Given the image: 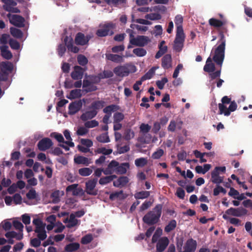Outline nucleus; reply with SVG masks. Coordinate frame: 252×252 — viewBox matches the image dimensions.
I'll return each instance as SVG.
<instances>
[{
	"instance_id": "423d86ee",
	"label": "nucleus",
	"mask_w": 252,
	"mask_h": 252,
	"mask_svg": "<svg viewBox=\"0 0 252 252\" xmlns=\"http://www.w3.org/2000/svg\"><path fill=\"white\" fill-rule=\"evenodd\" d=\"M7 17L9 19L10 23L18 28H23L25 27V18L19 15H11L10 13L7 14Z\"/></svg>"
},
{
	"instance_id": "69168bd1",
	"label": "nucleus",
	"mask_w": 252,
	"mask_h": 252,
	"mask_svg": "<svg viewBox=\"0 0 252 252\" xmlns=\"http://www.w3.org/2000/svg\"><path fill=\"white\" fill-rule=\"evenodd\" d=\"M151 126L148 124H142L140 126V131L143 133H148L151 129Z\"/></svg>"
},
{
	"instance_id": "bf43d9fd",
	"label": "nucleus",
	"mask_w": 252,
	"mask_h": 252,
	"mask_svg": "<svg viewBox=\"0 0 252 252\" xmlns=\"http://www.w3.org/2000/svg\"><path fill=\"white\" fill-rule=\"evenodd\" d=\"M146 18L151 20H157L160 19L161 16L158 13H152L150 14H147L146 16Z\"/></svg>"
},
{
	"instance_id": "20e7f679",
	"label": "nucleus",
	"mask_w": 252,
	"mask_h": 252,
	"mask_svg": "<svg viewBox=\"0 0 252 252\" xmlns=\"http://www.w3.org/2000/svg\"><path fill=\"white\" fill-rule=\"evenodd\" d=\"M13 69V64L12 63L8 61L1 62L0 63V81H6Z\"/></svg>"
},
{
	"instance_id": "13d9d810",
	"label": "nucleus",
	"mask_w": 252,
	"mask_h": 252,
	"mask_svg": "<svg viewBox=\"0 0 252 252\" xmlns=\"http://www.w3.org/2000/svg\"><path fill=\"white\" fill-rule=\"evenodd\" d=\"M163 153L164 151L162 149H158L152 154V158L154 159H159L163 156Z\"/></svg>"
},
{
	"instance_id": "4d7b16f0",
	"label": "nucleus",
	"mask_w": 252,
	"mask_h": 252,
	"mask_svg": "<svg viewBox=\"0 0 252 252\" xmlns=\"http://www.w3.org/2000/svg\"><path fill=\"white\" fill-rule=\"evenodd\" d=\"M168 82V79L166 77L162 78L161 80H158L156 82V85L160 90L163 89L165 84Z\"/></svg>"
},
{
	"instance_id": "f8f14e48",
	"label": "nucleus",
	"mask_w": 252,
	"mask_h": 252,
	"mask_svg": "<svg viewBox=\"0 0 252 252\" xmlns=\"http://www.w3.org/2000/svg\"><path fill=\"white\" fill-rule=\"evenodd\" d=\"M53 145V143L50 138H44L38 142L37 147L40 151H45L50 149Z\"/></svg>"
},
{
	"instance_id": "ea45409f",
	"label": "nucleus",
	"mask_w": 252,
	"mask_h": 252,
	"mask_svg": "<svg viewBox=\"0 0 252 252\" xmlns=\"http://www.w3.org/2000/svg\"><path fill=\"white\" fill-rule=\"evenodd\" d=\"M96 140L100 143H108L110 142V139L108 133H102L96 137Z\"/></svg>"
},
{
	"instance_id": "e433bc0d",
	"label": "nucleus",
	"mask_w": 252,
	"mask_h": 252,
	"mask_svg": "<svg viewBox=\"0 0 252 252\" xmlns=\"http://www.w3.org/2000/svg\"><path fill=\"white\" fill-rule=\"evenodd\" d=\"M135 164L138 167H143L148 163V160L147 158H136L135 160Z\"/></svg>"
},
{
	"instance_id": "473e14b6",
	"label": "nucleus",
	"mask_w": 252,
	"mask_h": 252,
	"mask_svg": "<svg viewBox=\"0 0 252 252\" xmlns=\"http://www.w3.org/2000/svg\"><path fill=\"white\" fill-rule=\"evenodd\" d=\"M80 248V244L78 243H72L67 245L64 248L67 252H73L77 251Z\"/></svg>"
},
{
	"instance_id": "f03ea898",
	"label": "nucleus",
	"mask_w": 252,
	"mask_h": 252,
	"mask_svg": "<svg viewBox=\"0 0 252 252\" xmlns=\"http://www.w3.org/2000/svg\"><path fill=\"white\" fill-rule=\"evenodd\" d=\"M162 208L161 204L157 205L143 217V222L148 225H153L158 223L161 215Z\"/></svg>"
},
{
	"instance_id": "9b49d317",
	"label": "nucleus",
	"mask_w": 252,
	"mask_h": 252,
	"mask_svg": "<svg viewBox=\"0 0 252 252\" xmlns=\"http://www.w3.org/2000/svg\"><path fill=\"white\" fill-rule=\"evenodd\" d=\"M90 39V35L85 36L84 33L79 32L76 34L74 41L76 45L84 46L88 44Z\"/></svg>"
},
{
	"instance_id": "680f3d73",
	"label": "nucleus",
	"mask_w": 252,
	"mask_h": 252,
	"mask_svg": "<svg viewBox=\"0 0 252 252\" xmlns=\"http://www.w3.org/2000/svg\"><path fill=\"white\" fill-rule=\"evenodd\" d=\"M88 131V129L85 126H80L78 128L76 134L78 136H83L86 135Z\"/></svg>"
},
{
	"instance_id": "c9c22d12",
	"label": "nucleus",
	"mask_w": 252,
	"mask_h": 252,
	"mask_svg": "<svg viewBox=\"0 0 252 252\" xmlns=\"http://www.w3.org/2000/svg\"><path fill=\"white\" fill-rule=\"evenodd\" d=\"M150 195L149 191H141L136 192L134 194V197L136 199H143L148 198Z\"/></svg>"
},
{
	"instance_id": "ddd939ff",
	"label": "nucleus",
	"mask_w": 252,
	"mask_h": 252,
	"mask_svg": "<svg viewBox=\"0 0 252 252\" xmlns=\"http://www.w3.org/2000/svg\"><path fill=\"white\" fill-rule=\"evenodd\" d=\"M64 42L65 47H67L68 50L73 53H78L79 51V48L73 45V38L70 36H66L64 38Z\"/></svg>"
},
{
	"instance_id": "052dcab7",
	"label": "nucleus",
	"mask_w": 252,
	"mask_h": 252,
	"mask_svg": "<svg viewBox=\"0 0 252 252\" xmlns=\"http://www.w3.org/2000/svg\"><path fill=\"white\" fill-rule=\"evenodd\" d=\"M125 48V46L123 44H122L120 45L113 46L111 49V51L113 53H119V52L124 51Z\"/></svg>"
},
{
	"instance_id": "58836bf2",
	"label": "nucleus",
	"mask_w": 252,
	"mask_h": 252,
	"mask_svg": "<svg viewBox=\"0 0 252 252\" xmlns=\"http://www.w3.org/2000/svg\"><path fill=\"white\" fill-rule=\"evenodd\" d=\"M129 165L127 163H122L121 165H118L116 168V172L118 174H124L126 172V168L128 167Z\"/></svg>"
},
{
	"instance_id": "393cba45",
	"label": "nucleus",
	"mask_w": 252,
	"mask_h": 252,
	"mask_svg": "<svg viewBox=\"0 0 252 252\" xmlns=\"http://www.w3.org/2000/svg\"><path fill=\"white\" fill-rule=\"evenodd\" d=\"M105 102L103 100H97L93 101L89 108L92 110H95L98 112V110L102 108L105 105Z\"/></svg>"
},
{
	"instance_id": "8fccbe9b",
	"label": "nucleus",
	"mask_w": 252,
	"mask_h": 252,
	"mask_svg": "<svg viewBox=\"0 0 252 252\" xmlns=\"http://www.w3.org/2000/svg\"><path fill=\"white\" fill-rule=\"evenodd\" d=\"M51 198L52 199V202L54 203L59 202L60 199V191L58 190L53 191L51 194Z\"/></svg>"
},
{
	"instance_id": "f3484780",
	"label": "nucleus",
	"mask_w": 252,
	"mask_h": 252,
	"mask_svg": "<svg viewBox=\"0 0 252 252\" xmlns=\"http://www.w3.org/2000/svg\"><path fill=\"white\" fill-rule=\"evenodd\" d=\"M84 70L82 67L78 65L74 67V70L71 73V77L74 80L81 79L83 77Z\"/></svg>"
},
{
	"instance_id": "2f4dec72",
	"label": "nucleus",
	"mask_w": 252,
	"mask_h": 252,
	"mask_svg": "<svg viewBox=\"0 0 252 252\" xmlns=\"http://www.w3.org/2000/svg\"><path fill=\"white\" fill-rule=\"evenodd\" d=\"M117 178V176L115 175H112L110 176H105L101 178L99 180V183L101 185H106L108 183H110L114 179Z\"/></svg>"
},
{
	"instance_id": "7c9ffc66",
	"label": "nucleus",
	"mask_w": 252,
	"mask_h": 252,
	"mask_svg": "<svg viewBox=\"0 0 252 252\" xmlns=\"http://www.w3.org/2000/svg\"><path fill=\"white\" fill-rule=\"evenodd\" d=\"M10 32L11 34L15 38L20 39L23 36V33L22 31L16 28H10Z\"/></svg>"
},
{
	"instance_id": "338daca9",
	"label": "nucleus",
	"mask_w": 252,
	"mask_h": 252,
	"mask_svg": "<svg viewBox=\"0 0 252 252\" xmlns=\"http://www.w3.org/2000/svg\"><path fill=\"white\" fill-rule=\"evenodd\" d=\"M27 197L29 199H34L36 197V193L34 189H30L26 194Z\"/></svg>"
},
{
	"instance_id": "79ce46f5",
	"label": "nucleus",
	"mask_w": 252,
	"mask_h": 252,
	"mask_svg": "<svg viewBox=\"0 0 252 252\" xmlns=\"http://www.w3.org/2000/svg\"><path fill=\"white\" fill-rule=\"evenodd\" d=\"M133 53L137 57H144L147 54L146 50L142 48H137L133 50Z\"/></svg>"
},
{
	"instance_id": "f704fd0d",
	"label": "nucleus",
	"mask_w": 252,
	"mask_h": 252,
	"mask_svg": "<svg viewBox=\"0 0 252 252\" xmlns=\"http://www.w3.org/2000/svg\"><path fill=\"white\" fill-rule=\"evenodd\" d=\"M177 226V222L175 220H170L168 224L165 227L164 231L166 233H169L173 230Z\"/></svg>"
},
{
	"instance_id": "09e8293b",
	"label": "nucleus",
	"mask_w": 252,
	"mask_h": 252,
	"mask_svg": "<svg viewBox=\"0 0 252 252\" xmlns=\"http://www.w3.org/2000/svg\"><path fill=\"white\" fill-rule=\"evenodd\" d=\"M113 150L111 149H106L104 147L99 148L96 149L95 152L98 154H102L104 155H109L112 153Z\"/></svg>"
},
{
	"instance_id": "864d4df0",
	"label": "nucleus",
	"mask_w": 252,
	"mask_h": 252,
	"mask_svg": "<svg viewBox=\"0 0 252 252\" xmlns=\"http://www.w3.org/2000/svg\"><path fill=\"white\" fill-rule=\"evenodd\" d=\"M221 68L220 67V69L216 71L210 72L209 74V78L212 80H214L220 77L221 74Z\"/></svg>"
},
{
	"instance_id": "cd10ccee",
	"label": "nucleus",
	"mask_w": 252,
	"mask_h": 252,
	"mask_svg": "<svg viewBox=\"0 0 252 252\" xmlns=\"http://www.w3.org/2000/svg\"><path fill=\"white\" fill-rule=\"evenodd\" d=\"M67 221L68 222V224L67 225L68 228L73 227L77 225L78 223V220L75 219V216L74 214H71L69 220L66 219L63 222L66 223Z\"/></svg>"
},
{
	"instance_id": "a878e982",
	"label": "nucleus",
	"mask_w": 252,
	"mask_h": 252,
	"mask_svg": "<svg viewBox=\"0 0 252 252\" xmlns=\"http://www.w3.org/2000/svg\"><path fill=\"white\" fill-rule=\"evenodd\" d=\"M223 177L219 176V172L213 170L211 172V181L214 184L219 185L223 182Z\"/></svg>"
},
{
	"instance_id": "c756f323",
	"label": "nucleus",
	"mask_w": 252,
	"mask_h": 252,
	"mask_svg": "<svg viewBox=\"0 0 252 252\" xmlns=\"http://www.w3.org/2000/svg\"><path fill=\"white\" fill-rule=\"evenodd\" d=\"M237 105L235 101H232L230 103V105L229 107L227 108L226 107V109L223 110V112L222 114H224V116H228L230 114L231 112H234L237 109Z\"/></svg>"
},
{
	"instance_id": "b1692460",
	"label": "nucleus",
	"mask_w": 252,
	"mask_h": 252,
	"mask_svg": "<svg viewBox=\"0 0 252 252\" xmlns=\"http://www.w3.org/2000/svg\"><path fill=\"white\" fill-rule=\"evenodd\" d=\"M172 58L170 54H166L161 60V66L164 69H168L171 67Z\"/></svg>"
},
{
	"instance_id": "aec40b11",
	"label": "nucleus",
	"mask_w": 252,
	"mask_h": 252,
	"mask_svg": "<svg viewBox=\"0 0 252 252\" xmlns=\"http://www.w3.org/2000/svg\"><path fill=\"white\" fill-rule=\"evenodd\" d=\"M227 23V21L225 19L222 20H218L216 18H211L209 20V25L216 28H220L225 25Z\"/></svg>"
},
{
	"instance_id": "0eeeda50",
	"label": "nucleus",
	"mask_w": 252,
	"mask_h": 252,
	"mask_svg": "<svg viewBox=\"0 0 252 252\" xmlns=\"http://www.w3.org/2000/svg\"><path fill=\"white\" fill-rule=\"evenodd\" d=\"M185 35L184 33L176 32L174 41L173 49L176 52H180L184 47Z\"/></svg>"
},
{
	"instance_id": "dca6fc26",
	"label": "nucleus",
	"mask_w": 252,
	"mask_h": 252,
	"mask_svg": "<svg viewBox=\"0 0 252 252\" xmlns=\"http://www.w3.org/2000/svg\"><path fill=\"white\" fill-rule=\"evenodd\" d=\"M82 107L81 100L75 101L69 104L68 106V114L72 115L77 113Z\"/></svg>"
},
{
	"instance_id": "4c0bfd02",
	"label": "nucleus",
	"mask_w": 252,
	"mask_h": 252,
	"mask_svg": "<svg viewBox=\"0 0 252 252\" xmlns=\"http://www.w3.org/2000/svg\"><path fill=\"white\" fill-rule=\"evenodd\" d=\"M81 96L82 94L81 93V90L75 89L70 91L69 96H67V98L70 99H72L80 98L81 97Z\"/></svg>"
},
{
	"instance_id": "bb28decb",
	"label": "nucleus",
	"mask_w": 252,
	"mask_h": 252,
	"mask_svg": "<svg viewBox=\"0 0 252 252\" xmlns=\"http://www.w3.org/2000/svg\"><path fill=\"white\" fill-rule=\"evenodd\" d=\"M7 49L8 46L6 45L1 46L0 47L1 55L3 58L6 60H10L12 58V54Z\"/></svg>"
},
{
	"instance_id": "a18cd8bd",
	"label": "nucleus",
	"mask_w": 252,
	"mask_h": 252,
	"mask_svg": "<svg viewBox=\"0 0 252 252\" xmlns=\"http://www.w3.org/2000/svg\"><path fill=\"white\" fill-rule=\"evenodd\" d=\"M8 43L10 47L14 50H18L20 48V45L19 42L16 40L10 38L9 40Z\"/></svg>"
},
{
	"instance_id": "39448f33",
	"label": "nucleus",
	"mask_w": 252,
	"mask_h": 252,
	"mask_svg": "<svg viewBox=\"0 0 252 252\" xmlns=\"http://www.w3.org/2000/svg\"><path fill=\"white\" fill-rule=\"evenodd\" d=\"M115 27V24L112 23H106L97 30L96 34L99 37H104L108 35H112L114 34L113 31Z\"/></svg>"
},
{
	"instance_id": "72a5a7b5",
	"label": "nucleus",
	"mask_w": 252,
	"mask_h": 252,
	"mask_svg": "<svg viewBox=\"0 0 252 252\" xmlns=\"http://www.w3.org/2000/svg\"><path fill=\"white\" fill-rule=\"evenodd\" d=\"M74 162L76 163L82 164L86 166H88L90 163L88 158L83 156H78L74 158Z\"/></svg>"
},
{
	"instance_id": "37998d69",
	"label": "nucleus",
	"mask_w": 252,
	"mask_h": 252,
	"mask_svg": "<svg viewBox=\"0 0 252 252\" xmlns=\"http://www.w3.org/2000/svg\"><path fill=\"white\" fill-rule=\"evenodd\" d=\"M114 75L113 72L111 70H104L102 73L98 74L99 79L108 78L113 77Z\"/></svg>"
},
{
	"instance_id": "6e6d98bb",
	"label": "nucleus",
	"mask_w": 252,
	"mask_h": 252,
	"mask_svg": "<svg viewBox=\"0 0 252 252\" xmlns=\"http://www.w3.org/2000/svg\"><path fill=\"white\" fill-rule=\"evenodd\" d=\"M93 239L92 234H87L83 237L81 239V243L84 245H86L90 243Z\"/></svg>"
},
{
	"instance_id": "49530a36",
	"label": "nucleus",
	"mask_w": 252,
	"mask_h": 252,
	"mask_svg": "<svg viewBox=\"0 0 252 252\" xmlns=\"http://www.w3.org/2000/svg\"><path fill=\"white\" fill-rule=\"evenodd\" d=\"M77 62L80 65L85 66L88 63V60L84 55H79L77 57Z\"/></svg>"
},
{
	"instance_id": "e2e57ef3",
	"label": "nucleus",
	"mask_w": 252,
	"mask_h": 252,
	"mask_svg": "<svg viewBox=\"0 0 252 252\" xmlns=\"http://www.w3.org/2000/svg\"><path fill=\"white\" fill-rule=\"evenodd\" d=\"M13 225L16 230H18L21 232H23L24 225L20 221L18 220H14L13 221Z\"/></svg>"
},
{
	"instance_id": "3c124183",
	"label": "nucleus",
	"mask_w": 252,
	"mask_h": 252,
	"mask_svg": "<svg viewBox=\"0 0 252 252\" xmlns=\"http://www.w3.org/2000/svg\"><path fill=\"white\" fill-rule=\"evenodd\" d=\"M84 126L87 128H93L98 126V122L95 120L86 121Z\"/></svg>"
},
{
	"instance_id": "a211bd4d",
	"label": "nucleus",
	"mask_w": 252,
	"mask_h": 252,
	"mask_svg": "<svg viewBox=\"0 0 252 252\" xmlns=\"http://www.w3.org/2000/svg\"><path fill=\"white\" fill-rule=\"evenodd\" d=\"M50 136L51 137L54 138L57 141L60 143H64L71 147L74 146V144L73 142L65 141L63 136L61 133L54 132L50 134Z\"/></svg>"
},
{
	"instance_id": "a19ab883",
	"label": "nucleus",
	"mask_w": 252,
	"mask_h": 252,
	"mask_svg": "<svg viewBox=\"0 0 252 252\" xmlns=\"http://www.w3.org/2000/svg\"><path fill=\"white\" fill-rule=\"evenodd\" d=\"M106 2L110 5L117 6L119 4H125L126 0H104Z\"/></svg>"
},
{
	"instance_id": "2eb2a0df",
	"label": "nucleus",
	"mask_w": 252,
	"mask_h": 252,
	"mask_svg": "<svg viewBox=\"0 0 252 252\" xmlns=\"http://www.w3.org/2000/svg\"><path fill=\"white\" fill-rule=\"evenodd\" d=\"M196 241L192 238H189L185 243L183 247L184 252H194L196 249Z\"/></svg>"
},
{
	"instance_id": "6ab92c4d",
	"label": "nucleus",
	"mask_w": 252,
	"mask_h": 252,
	"mask_svg": "<svg viewBox=\"0 0 252 252\" xmlns=\"http://www.w3.org/2000/svg\"><path fill=\"white\" fill-rule=\"evenodd\" d=\"M106 59L115 63H122L124 62V56L113 54H106Z\"/></svg>"
},
{
	"instance_id": "0e129e2a",
	"label": "nucleus",
	"mask_w": 252,
	"mask_h": 252,
	"mask_svg": "<svg viewBox=\"0 0 252 252\" xmlns=\"http://www.w3.org/2000/svg\"><path fill=\"white\" fill-rule=\"evenodd\" d=\"M123 194V191L120 190L119 191H116L110 194L109 199L111 200H114L119 198L121 195Z\"/></svg>"
},
{
	"instance_id": "1a4fd4ad",
	"label": "nucleus",
	"mask_w": 252,
	"mask_h": 252,
	"mask_svg": "<svg viewBox=\"0 0 252 252\" xmlns=\"http://www.w3.org/2000/svg\"><path fill=\"white\" fill-rule=\"evenodd\" d=\"M4 4L3 8L6 11L12 13H18L20 10L17 7H14L17 5V2L14 0H1Z\"/></svg>"
},
{
	"instance_id": "774afa93",
	"label": "nucleus",
	"mask_w": 252,
	"mask_h": 252,
	"mask_svg": "<svg viewBox=\"0 0 252 252\" xmlns=\"http://www.w3.org/2000/svg\"><path fill=\"white\" fill-rule=\"evenodd\" d=\"M176 195L180 199H183L185 197V192L184 190L181 188H178L177 189V191L176 192Z\"/></svg>"
},
{
	"instance_id": "412c9836",
	"label": "nucleus",
	"mask_w": 252,
	"mask_h": 252,
	"mask_svg": "<svg viewBox=\"0 0 252 252\" xmlns=\"http://www.w3.org/2000/svg\"><path fill=\"white\" fill-rule=\"evenodd\" d=\"M98 112L95 110H92L91 109L90 111H87L83 113L80 117V119L84 122L87 121L88 120L92 119L95 117Z\"/></svg>"
},
{
	"instance_id": "9d476101",
	"label": "nucleus",
	"mask_w": 252,
	"mask_h": 252,
	"mask_svg": "<svg viewBox=\"0 0 252 252\" xmlns=\"http://www.w3.org/2000/svg\"><path fill=\"white\" fill-rule=\"evenodd\" d=\"M150 42V38L144 35H138L135 38L132 39L130 41V44L139 47H144Z\"/></svg>"
},
{
	"instance_id": "4468645a",
	"label": "nucleus",
	"mask_w": 252,
	"mask_h": 252,
	"mask_svg": "<svg viewBox=\"0 0 252 252\" xmlns=\"http://www.w3.org/2000/svg\"><path fill=\"white\" fill-rule=\"evenodd\" d=\"M169 243V240L167 237L159 238L157 243L156 250L157 252H163Z\"/></svg>"
},
{
	"instance_id": "c03bdc74",
	"label": "nucleus",
	"mask_w": 252,
	"mask_h": 252,
	"mask_svg": "<svg viewBox=\"0 0 252 252\" xmlns=\"http://www.w3.org/2000/svg\"><path fill=\"white\" fill-rule=\"evenodd\" d=\"M93 171L90 168L84 167L79 169V174L83 176H88L91 175Z\"/></svg>"
},
{
	"instance_id": "5fc2aeb1",
	"label": "nucleus",
	"mask_w": 252,
	"mask_h": 252,
	"mask_svg": "<svg viewBox=\"0 0 252 252\" xmlns=\"http://www.w3.org/2000/svg\"><path fill=\"white\" fill-rule=\"evenodd\" d=\"M114 122L115 123L121 122L125 118L124 115L121 112H116L114 114Z\"/></svg>"
},
{
	"instance_id": "6e6552de",
	"label": "nucleus",
	"mask_w": 252,
	"mask_h": 252,
	"mask_svg": "<svg viewBox=\"0 0 252 252\" xmlns=\"http://www.w3.org/2000/svg\"><path fill=\"white\" fill-rule=\"evenodd\" d=\"M97 182V178L89 180L86 182L85 191L88 194L91 195H96L97 194V189H95Z\"/></svg>"
},
{
	"instance_id": "f257e3e1",
	"label": "nucleus",
	"mask_w": 252,
	"mask_h": 252,
	"mask_svg": "<svg viewBox=\"0 0 252 252\" xmlns=\"http://www.w3.org/2000/svg\"><path fill=\"white\" fill-rule=\"evenodd\" d=\"M219 36L220 39L218 43L219 45L215 49L212 58L211 57L207 58L203 67L204 71L209 73L214 72L216 69L215 63H212V61L219 67L221 68L224 59L226 39L223 31H219Z\"/></svg>"
},
{
	"instance_id": "7ed1b4c3",
	"label": "nucleus",
	"mask_w": 252,
	"mask_h": 252,
	"mask_svg": "<svg viewBox=\"0 0 252 252\" xmlns=\"http://www.w3.org/2000/svg\"><path fill=\"white\" fill-rule=\"evenodd\" d=\"M136 71V66L129 63L118 65L113 69V72L120 77L127 76L130 73H134Z\"/></svg>"
},
{
	"instance_id": "603ef678",
	"label": "nucleus",
	"mask_w": 252,
	"mask_h": 252,
	"mask_svg": "<svg viewBox=\"0 0 252 252\" xmlns=\"http://www.w3.org/2000/svg\"><path fill=\"white\" fill-rule=\"evenodd\" d=\"M155 69L154 67H152V68H151L146 73H145L142 77V80H146L152 78L155 73Z\"/></svg>"
},
{
	"instance_id": "de8ad7c7",
	"label": "nucleus",
	"mask_w": 252,
	"mask_h": 252,
	"mask_svg": "<svg viewBox=\"0 0 252 252\" xmlns=\"http://www.w3.org/2000/svg\"><path fill=\"white\" fill-rule=\"evenodd\" d=\"M248 213L247 210L243 207L236 208L235 217H240L246 215Z\"/></svg>"
},
{
	"instance_id": "4be33fe9",
	"label": "nucleus",
	"mask_w": 252,
	"mask_h": 252,
	"mask_svg": "<svg viewBox=\"0 0 252 252\" xmlns=\"http://www.w3.org/2000/svg\"><path fill=\"white\" fill-rule=\"evenodd\" d=\"M175 25L177 27L176 32L184 33L183 28V18L181 15L176 16L174 20Z\"/></svg>"
},
{
	"instance_id": "c85d7f7f",
	"label": "nucleus",
	"mask_w": 252,
	"mask_h": 252,
	"mask_svg": "<svg viewBox=\"0 0 252 252\" xmlns=\"http://www.w3.org/2000/svg\"><path fill=\"white\" fill-rule=\"evenodd\" d=\"M120 109V107L116 104H111L105 107L103 111L104 113L111 116L112 112H116Z\"/></svg>"
},
{
	"instance_id": "5701e85b",
	"label": "nucleus",
	"mask_w": 252,
	"mask_h": 252,
	"mask_svg": "<svg viewBox=\"0 0 252 252\" xmlns=\"http://www.w3.org/2000/svg\"><path fill=\"white\" fill-rule=\"evenodd\" d=\"M221 103L218 104L219 109V114L221 115L223 114V110L226 109L225 104H229L231 101V98H229L227 96H224L221 98Z\"/></svg>"
}]
</instances>
